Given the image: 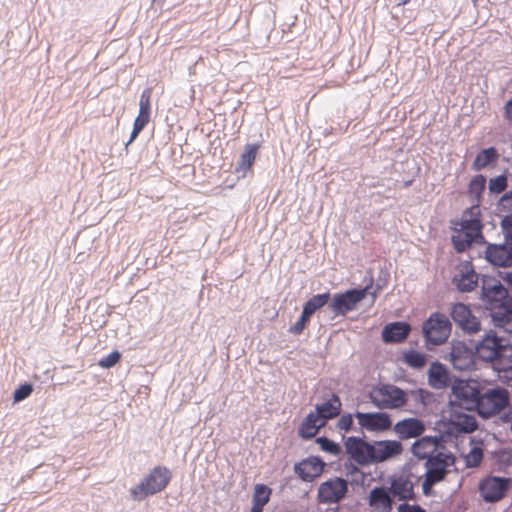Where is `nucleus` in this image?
<instances>
[{"label":"nucleus","mask_w":512,"mask_h":512,"mask_svg":"<svg viewBox=\"0 0 512 512\" xmlns=\"http://www.w3.org/2000/svg\"><path fill=\"white\" fill-rule=\"evenodd\" d=\"M170 479V470L166 467L157 466L129 490L130 496L134 501L144 500L146 497L164 490Z\"/></svg>","instance_id":"obj_2"},{"label":"nucleus","mask_w":512,"mask_h":512,"mask_svg":"<svg viewBox=\"0 0 512 512\" xmlns=\"http://www.w3.org/2000/svg\"><path fill=\"white\" fill-rule=\"evenodd\" d=\"M355 418L361 429L369 432H383L392 426V419L385 412H356Z\"/></svg>","instance_id":"obj_10"},{"label":"nucleus","mask_w":512,"mask_h":512,"mask_svg":"<svg viewBox=\"0 0 512 512\" xmlns=\"http://www.w3.org/2000/svg\"><path fill=\"white\" fill-rule=\"evenodd\" d=\"M399 512H425L418 506L409 505V504H401L398 508Z\"/></svg>","instance_id":"obj_47"},{"label":"nucleus","mask_w":512,"mask_h":512,"mask_svg":"<svg viewBox=\"0 0 512 512\" xmlns=\"http://www.w3.org/2000/svg\"><path fill=\"white\" fill-rule=\"evenodd\" d=\"M504 116L507 120L512 122V97L506 102L504 106Z\"/></svg>","instance_id":"obj_48"},{"label":"nucleus","mask_w":512,"mask_h":512,"mask_svg":"<svg viewBox=\"0 0 512 512\" xmlns=\"http://www.w3.org/2000/svg\"><path fill=\"white\" fill-rule=\"evenodd\" d=\"M479 214V207L473 206L463 213L459 221L453 223L452 242L458 252L466 250L472 243L483 242Z\"/></svg>","instance_id":"obj_1"},{"label":"nucleus","mask_w":512,"mask_h":512,"mask_svg":"<svg viewBox=\"0 0 512 512\" xmlns=\"http://www.w3.org/2000/svg\"><path fill=\"white\" fill-rule=\"evenodd\" d=\"M369 504L377 512H390L391 498L383 487H376L370 491Z\"/></svg>","instance_id":"obj_26"},{"label":"nucleus","mask_w":512,"mask_h":512,"mask_svg":"<svg viewBox=\"0 0 512 512\" xmlns=\"http://www.w3.org/2000/svg\"><path fill=\"white\" fill-rule=\"evenodd\" d=\"M490 317L493 325L505 333L512 334V301L491 308Z\"/></svg>","instance_id":"obj_21"},{"label":"nucleus","mask_w":512,"mask_h":512,"mask_svg":"<svg viewBox=\"0 0 512 512\" xmlns=\"http://www.w3.org/2000/svg\"><path fill=\"white\" fill-rule=\"evenodd\" d=\"M486 179L482 175L475 176L469 184V193L471 196L478 198L484 190Z\"/></svg>","instance_id":"obj_39"},{"label":"nucleus","mask_w":512,"mask_h":512,"mask_svg":"<svg viewBox=\"0 0 512 512\" xmlns=\"http://www.w3.org/2000/svg\"><path fill=\"white\" fill-rule=\"evenodd\" d=\"M486 259L494 266L512 265V247L506 244H490L485 252Z\"/></svg>","instance_id":"obj_20"},{"label":"nucleus","mask_w":512,"mask_h":512,"mask_svg":"<svg viewBox=\"0 0 512 512\" xmlns=\"http://www.w3.org/2000/svg\"><path fill=\"white\" fill-rule=\"evenodd\" d=\"M450 314L454 322L463 330L469 333H476L480 331L481 325L479 320L472 314L469 307L465 304H454Z\"/></svg>","instance_id":"obj_15"},{"label":"nucleus","mask_w":512,"mask_h":512,"mask_svg":"<svg viewBox=\"0 0 512 512\" xmlns=\"http://www.w3.org/2000/svg\"><path fill=\"white\" fill-rule=\"evenodd\" d=\"M492 365L498 371L512 370V345L507 340L503 345H500L497 358Z\"/></svg>","instance_id":"obj_30"},{"label":"nucleus","mask_w":512,"mask_h":512,"mask_svg":"<svg viewBox=\"0 0 512 512\" xmlns=\"http://www.w3.org/2000/svg\"><path fill=\"white\" fill-rule=\"evenodd\" d=\"M413 486V482L409 478L399 476L392 481L390 491L399 499H410L414 495Z\"/></svg>","instance_id":"obj_29"},{"label":"nucleus","mask_w":512,"mask_h":512,"mask_svg":"<svg viewBox=\"0 0 512 512\" xmlns=\"http://www.w3.org/2000/svg\"><path fill=\"white\" fill-rule=\"evenodd\" d=\"M453 463V457L448 454L437 453L436 456L426 462L427 471L422 487L425 493L446 474V467Z\"/></svg>","instance_id":"obj_7"},{"label":"nucleus","mask_w":512,"mask_h":512,"mask_svg":"<svg viewBox=\"0 0 512 512\" xmlns=\"http://www.w3.org/2000/svg\"><path fill=\"white\" fill-rule=\"evenodd\" d=\"M353 424V416L351 414L342 415L338 420L340 430L348 431Z\"/></svg>","instance_id":"obj_46"},{"label":"nucleus","mask_w":512,"mask_h":512,"mask_svg":"<svg viewBox=\"0 0 512 512\" xmlns=\"http://www.w3.org/2000/svg\"><path fill=\"white\" fill-rule=\"evenodd\" d=\"M451 403H455L466 410H473L477 406L479 391L474 384L469 381L456 379L451 387Z\"/></svg>","instance_id":"obj_6"},{"label":"nucleus","mask_w":512,"mask_h":512,"mask_svg":"<svg viewBox=\"0 0 512 512\" xmlns=\"http://www.w3.org/2000/svg\"><path fill=\"white\" fill-rule=\"evenodd\" d=\"M506 279H507V282H508V283L511 285V287H512V272L507 274Z\"/></svg>","instance_id":"obj_49"},{"label":"nucleus","mask_w":512,"mask_h":512,"mask_svg":"<svg viewBox=\"0 0 512 512\" xmlns=\"http://www.w3.org/2000/svg\"><path fill=\"white\" fill-rule=\"evenodd\" d=\"M341 402L339 398L333 395L328 401L316 406V414L323 418L324 424L328 419L337 416L340 412Z\"/></svg>","instance_id":"obj_31"},{"label":"nucleus","mask_w":512,"mask_h":512,"mask_svg":"<svg viewBox=\"0 0 512 512\" xmlns=\"http://www.w3.org/2000/svg\"><path fill=\"white\" fill-rule=\"evenodd\" d=\"M317 443L320 445V448L323 451H326L332 455H338L340 453L341 449L339 445L327 438L320 437L317 439Z\"/></svg>","instance_id":"obj_40"},{"label":"nucleus","mask_w":512,"mask_h":512,"mask_svg":"<svg viewBox=\"0 0 512 512\" xmlns=\"http://www.w3.org/2000/svg\"><path fill=\"white\" fill-rule=\"evenodd\" d=\"M452 425L456 430L464 433H471L477 428V422L473 415L456 414L453 417Z\"/></svg>","instance_id":"obj_34"},{"label":"nucleus","mask_w":512,"mask_h":512,"mask_svg":"<svg viewBox=\"0 0 512 512\" xmlns=\"http://www.w3.org/2000/svg\"><path fill=\"white\" fill-rule=\"evenodd\" d=\"M324 425L323 418L316 414V412H310L301 424L299 434L303 438H312Z\"/></svg>","instance_id":"obj_28"},{"label":"nucleus","mask_w":512,"mask_h":512,"mask_svg":"<svg viewBox=\"0 0 512 512\" xmlns=\"http://www.w3.org/2000/svg\"><path fill=\"white\" fill-rule=\"evenodd\" d=\"M32 385L24 384L18 387L13 394V399L15 402H19L27 398L32 393Z\"/></svg>","instance_id":"obj_43"},{"label":"nucleus","mask_w":512,"mask_h":512,"mask_svg":"<svg viewBox=\"0 0 512 512\" xmlns=\"http://www.w3.org/2000/svg\"><path fill=\"white\" fill-rule=\"evenodd\" d=\"M506 339L498 337L495 332L489 331L475 345V354L483 361L491 362L497 358L500 345L505 343Z\"/></svg>","instance_id":"obj_12"},{"label":"nucleus","mask_w":512,"mask_h":512,"mask_svg":"<svg viewBox=\"0 0 512 512\" xmlns=\"http://www.w3.org/2000/svg\"><path fill=\"white\" fill-rule=\"evenodd\" d=\"M501 225L507 244L512 247V214L504 217Z\"/></svg>","instance_id":"obj_42"},{"label":"nucleus","mask_w":512,"mask_h":512,"mask_svg":"<svg viewBox=\"0 0 512 512\" xmlns=\"http://www.w3.org/2000/svg\"><path fill=\"white\" fill-rule=\"evenodd\" d=\"M348 456L361 466L373 464V442L369 443L359 437H348L344 443Z\"/></svg>","instance_id":"obj_8"},{"label":"nucleus","mask_w":512,"mask_h":512,"mask_svg":"<svg viewBox=\"0 0 512 512\" xmlns=\"http://www.w3.org/2000/svg\"><path fill=\"white\" fill-rule=\"evenodd\" d=\"M470 450L464 455L465 465L469 468L477 467L483 458V443L481 440L471 439Z\"/></svg>","instance_id":"obj_33"},{"label":"nucleus","mask_w":512,"mask_h":512,"mask_svg":"<svg viewBox=\"0 0 512 512\" xmlns=\"http://www.w3.org/2000/svg\"><path fill=\"white\" fill-rule=\"evenodd\" d=\"M329 299V293L315 295L305 303L302 312L310 318L318 309L327 304Z\"/></svg>","instance_id":"obj_35"},{"label":"nucleus","mask_w":512,"mask_h":512,"mask_svg":"<svg viewBox=\"0 0 512 512\" xmlns=\"http://www.w3.org/2000/svg\"><path fill=\"white\" fill-rule=\"evenodd\" d=\"M509 402V393L504 388H492L479 394L476 409L483 418L491 416L502 411Z\"/></svg>","instance_id":"obj_4"},{"label":"nucleus","mask_w":512,"mask_h":512,"mask_svg":"<svg viewBox=\"0 0 512 512\" xmlns=\"http://www.w3.org/2000/svg\"><path fill=\"white\" fill-rule=\"evenodd\" d=\"M403 451L397 440H380L373 442V464L381 463L399 456Z\"/></svg>","instance_id":"obj_18"},{"label":"nucleus","mask_w":512,"mask_h":512,"mask_svg":"<svg viewBox=\"0 0 512 512\" xmlns=\"http://www.w3.org/2000/svg\"><path fill=\"white\" fill-rule=\"evenodd\" d=\"M370 401L379 409H398L408 400V393L391 384L375 386L369 392Z\"/></svg>","instance_id":"obj_3"},{"label":"nucleus","mask_w":512,"mask_h":512,"mask_svg":"<svg viewBox=\"0 0 512 512\" xmlns=\"http://www.w3.org/2000/svg\"><path fill=\"white\" fill-rule=\"evenodd\" d=\"M425 430L423 422L417 418H406L397 422L394 426L395 433L401 439H409L420 436Z\"/></svg>","instance_id":"obj_22"},{"label":"nucleus","mask_w":512,"mask_h":512,"mask_svg":"<svg viewBox=\"0 0 512 512\" xmlns=\"http://www.w3.org/2000/svg\"><path fill=\"white\" fill-rule=\"evenodd\" d=\"M439 440L437 437H423L412 445V453L419 459L430 460L436 456L438 452Z\"/></svg>","instance_id":"obj_23"},{"label":"nucleus","mask_w":512,"mask_h":512,"mask_svg":"<svg viewBox=\"0 0 512 512\" xmlns=\"http://www.w3.org/2000/svg\"><path fill=\"white\" fill-rule=\"evenodd\" d=\"M347 482L341 478L330 479L319 486L318 499L321 503H337L346 494Z\"/></svg>","instance_id":"obj_14"},{"label":"nucleus","mask_w":512,"mask_h":512,"mask_svg":"<svg viewBox=\"0 0 512 512\" xmlns=\"http://www.w3.org/2000/svg\"><path fill=\"white\" fill-rule=\"evenodd\" d=\"M428 383L434 389H443L449 383V376L445 367L439 363H433L428 370Z\"/></svg>","instance_id":"obj_27"},{"label":"nucleus","mask_w":512,"mask_h":512,"mask_svg":"<svg viewBox=\"0 0 512 512\" xmlns=\"http://www.w3.org/2000/svg\"><path fill=\"white\" fill-rule=\"evenodd\" d=\"M404 362L412 368H422L426 365V356L425 354L415 351L409 350L403 354Z\"/></svg>","instance_id":"obj_38"},{"label":"nucleus","mask_w":512,"mask_h":512,"mask_svg":"<svg viewBox=\"0 0 512 512\" xmlns=\"http://www.w3.org/2000/svg\"><path fill=\"white\" fill-rule=\"evenodd\" d=\"M368 288L354 289L343 294L334 295L329 307L335 314H346L356 308V305L365 297Z\"/></svg>","instance_id":"obj_11"},{"label":"nucleus","mask_w":512,"mask_h":512,"mask_svg":"<svg viewBox=\"0 0 512 512\" xmlns=\"http://www.w3.org/2000/svg\"><path fill=\"white\" fill-rule=\"evenodd\" d=\"M257 146L255 145H247L245 147L244 152L241 154L240 160L238 162L237 171H246L248 170L255 158H256Z\"/></svg>","instance_id":"obj_37"},{"label":"nucleus","mask_w":512,"mask_h":512,"mask_svg":"<svg viewBox=\"0 0 512 512\" xmlns=\"http://www.w3.org/2000/svg\"><path fill=\"white\" fill-rule=\"evenodd\" d=\"M507 185V179L505 176H498L490 180L489 189L494 193H501L505 190Z\"/></svg>","instance_id":"obj_41"},{"label":"nucleus","mask_w":512,"mask_h":512,"mask_svg":"<svg viewBox=\"0 0 512 512\" xmlns=\"http://www.w3.org/2000/svg\"><path fill=\"white\" fill-rule=\"evenodd\" d=\"M309 319L310 318L308 316H305L304 313L302 312L299 320L290 327V332L294 334H300L305 328Z\"/></svg>","instance_id":"obj_45"},{"label":"nucleus","mask_w":512,"mask_h":512,"mask_svg":"<svg viewBox=\"0 0 512 512\" xmlns=\"http://www.w3.org/2000/svg\"><path fill=\"white\" fill-rule=\"evenodd\" d=\"M119 360H120V353L118 351H113L112 353L103 357L99 361L98 364H99V366H101L103 368H110V367L114 366Z\"/></svg>","instance_id":"obj_44"},{"label":"nucleus","mask_w":512,"mask_h":512,"mask_svg":"<svg viewBox=\"0 0 512 512\" xmlns=\"http://www.w3.org/2000/svg\"><path fill=\"white\" fill-rule=\"evenodd\" d=\"M497 152L494 148L490 147L482 150L475 158L473 162L474 170H481L485 168L490 162L496 160Z\"/></svg>","instance_id":"obj_36"},{"label":"nucleus","mask_w":512,"mask_h":512,"mask_svg":"<svg viewBox=\"0 0 512 512\" xmlns=\"http://www.w3.org/2000/svg\"><path fill=\"white\" fill-rule=\"evenodd\" d=\"M482 299L491 308L500 307L506 304L508 299V292L506 288L495 278H484L482 280Z\"/></svg>","instance_id":"obj_9"},{"label":"nucleus","mask_w":512,"mask_h":512,"mask_svg":"<svg viewBox=\"0 0 512 512\" xmlns=\"http://www.w3.org/2000/svg\"><path fill=\"white\" fill-rule=\"evenodd\" d=\"M150 96H151L150 89L144 90L140 96L139 114L134 121L133 130H132L130 139L126 143V147L134 141V139L138 136V134L143 130V128L150 121V110H151Z\"/></svg>","instance_id":"obj_17"},{"label":"nucleus","mask_w":512,"mask_h":512,"mask_svg":"<svg viewBox=\"0 0 512 512\" xmlns=\"http://www.w3.org/2000/svg\"><path fill=\"white\" fill-rule=\"evenodd\" d=\"M509 486V479L491 476L480 483L479 490L486 502H496L504 496Z\"/></svg>","instance_id":"obj_13"},{"label":"nucleus","mask_w":512,"mask_h":512,"mask_svg":"<svg viewBox=\"0 0 512 512\" xmlns=\"http://www.w3.org/2000/svg\"><path fill=\"white\" fill-rule=\"evenodd\" d=\"M450 361L457 370H469L474 366V354L464 343L456 342L451 346Z\"/></svg>","instance_id":"obj_19"},{"label":"nucleus","mask_w":512,"mask_h":512,"mask_svg":"<svg viewBox=\"0 0 512 512\" xmlns=\"http://www.w3.org/2000/svg\"><path fill=\"white\" fill-rule=\"evenodd\" d=\"M451 332L448 318L441 313H433L423 324V333L426 340L433 345L446 341Z\"/></svg>","instance_id":"obj_5"},{"label":"nucleus","mask_w":512,"mask_h":512,"mask_svg":"<svg viewBox=\"0 0 512 512\" xmlns=\"http://www.w3.org/2000/svg\"><path fill=\"white\" fill-rule=\"evenodd\" d=\"M271 489L263 484H257L253 493V505L250 512H262L263 507L268 503Z\"/></svg>","instance_id":"obj_32"},{"label":"nucleus","mask_w":512,"mask_h":512,"mask_svg":"<svg viewBox=\"0 0 512 512\" xmlns=\"http://www.w3.org/2000/svg\"><path fill=\"white\" fill-rule=\"evenodd\" d=\"M410 332V326L404 322L387 324L382 330V339L385 343H398L405 340Z\"/></svg>","instance_id":"obj_24"},{"label":"nucleus","mask_w":512,"mask_h":512,"mask_svg":"<svg viewBox=\"0 0 512 512\" xmlns=\"http://www.w3.org/2000/svg\"><path fill=\"white\" fill-rule=\"evenodd\" d=\"M323 471V463L317 458H309L295 465V472L304 481H312Z\"/></svg>","instance_id":"obj_25"},{"label":"nucleus","mask_w":512,"mask_h":512,"mask_svg":"<svg viewBox=\"0 0 512 512\" xmlns=\"http://www.w3.org/2000/svg\"><path fill=\"white\" fill-rule=\"evenodd\" d=\"M453 283L462 292H469L476 287L478 275L475 273L470 262H463L457 266L453 276Z\"/></svg>","instance_id":"obj_16"}]
</instances>
